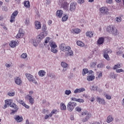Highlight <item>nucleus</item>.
Instances as JSON below:
<instances>
[{
	"instance_id": "nucleus-9",
	"label": "nucleus",
	"mask_w": 124,
	"mask_h": 124,
	"mask_svg": "<svg viewBox=\"0 0 124 124\" xmlns=\"http://www.w3.org/2000/svg\"><path fill=\"white\" fill-rule=\"evenodd\" d=\"M61 7L62 8H63L65 10H66V9L68 8V3H67V2H66V0H63L62 1Z\"/></svg>"
},
{
	"instance_id": "nucleus-60",
	"label": "nucleus",
	"mask_w": 124,
	"mask_h": 124,
	"mask_svg": "<svg viewBox=\"0 0 124 124\" xmlns=\"http://www.w3.org/2000/svg\"><path fill=\"white\" fill-rule=\"evenodd\" d=\"M5 66H6V67H7V68H9V67H10L11 66V64H10V63H6V64H5Z\"/></svg>"
},
{
	"instance_id": "nucleus-33",
	"label": "nucleus",
	"mask_w": 124,
	"mask_h": 124,
	"mask_svg": "<svg viewBox=\"0 0 124 124\" xmlns=\"http://www.w3.org/2000/svg\"><path fill=\"white\" fill-rule=\"evenodd\" d=\"M24 6H25V7H27V8H30L31 7V5H30V1H25Z\"/></svg>"
},
{
	"instance_id": "nucleus-11",
	"label": "nucleus",
	"mask_w": 124,
	"mask_h": 124,
	"mask_svg": "<svg viewBox=\"0 0 124 124\" xmlns=\"http://www.w3.org/2000/svg\"><path fill=\"white\" fill-rule=\"evenodd\" d=\"M83 92H86V89L84 88H77L74 91V93H83Z\"/></svg>"
},
{
	"instance_id": "nucleus-2",
	"label": "nucleus",
	"mask_w": 124,
	"mask_h": 124,
	"mask_svg": "<svg viewBox=\"0 0 124 124\" xmlns=\"http://www.w3.org/2000/svg\"><path fill=\"white\" fill-rule=\"evenodd\" d=\"M81 116L84 117L82 120V123H86V122H88L90 120V118L92 117V114L88 112L87 110H85L82 112Z\"/></svg>"
},
{
	"instance_id": "nucleus-27",
	"label": "nucleus",
	"mask_w": 124,
	"mask_h": 124,
	"mask_svg": "<svg viewBox=\"0 0 124 124\" xmlns=\"http://www.w3.org/2000/svg\"><path fill=\"white\" fill-rule=\"evenodd\" d=\"M118 68H121V64H116L112 67V69H113V70H116V69L117 70Z\"/></svg>"
},
{
	"instance_id": "nucleus-46",
	"label": "nucleus",
	"mask_w": 124,
	"mask_h": 124,
	"mask_svg": "<svg viewBox=\"0 0 124 124\" xmlns=\"http://www.w3.org/2000/svg\"><path fill=\"white\" fill-rule=\"evenodd\" d=\"M50 41V38L48 37H47L45 41V44L44 45H46L48 42Z\"/></svg>"
},
{
	"instance_id": "nucleus-47",
	"label": "nucleus",
	"mask_w": 124,
	"mask_h": 124,
	"mask_svg": "<svg viewBox=\"0 0 124 124\" xmlns=\"http://www.w3.org/2000/svg\"><path fill=\"white\" fill-rule=\"evenodd\" d=\"M116 72L117 73H121V72H124V71L123 69H117L116 70Z\"/></svg>"
},
{
	"instance_id": "nucleus-21",
	"label": "nucleus",
	"mask_w": 124,
	"mask_h": 124,
	"mask_svg": "<svg viewBox=\"0 0 124 124\" xmlns=\"http://www.w3.org/2000/svg\"><path fill=\"white\" fill-rule=\"evenodd\" d=\"M16 43H17L16 41H12L9 44V45L12 48H15V47H16Z\"/></svg>"
},
{
	"instance_id": "nucleus-25",
	"label": "nucleus",
	"mask_w": 124,
	"mask_h": 124,
	"mask_svg": "<svg viewBox=\"0 0 124 124\" xmlns=\"http://www.w3.org/2000/svg\"><path fill=\"white\" fill-rule=\"evenodd\" d=\"M38 74L39 76H41V77H43V76H45V74H46V73L45 71L40 70V71H39Z\"/></svg>"
},
{
	"instance_id": "nucleus-40",
	"label": "nucleus",
	"mask_w": 124,
	"mask_h": 124,
	"mask_svg": "<svg viewBox=\"0 0 124 124\" xmlns=\"http://www.w3.org/2000/svg\"><path fill=\"white\" fill-rule=\"evenodd\" d=\"M15 18H16V16H13V15H12L11 16V19L10 20L11 23H13V22H15Z\"/></svg>"
},
{
	"instance_id": "nucleus-54",
	"label": "nucleus",
	"mask_w": 124,
	"mask_h": 124,
	"mask_svg": "<svg viewBox=\"0 0 124 124\" xmlns=\"http://www.w3.org/2000/svg\"><path fill=\"white\" fill-rule=\"evenodd\" d=\"M8 95H9V96H14V95H15V93H8Z\"/></svg>"
},
{
	"instance_id": "nucleus-18",
	"label": "nucleus",
	"mask_w": 124,
	"mask_h": 124,
	"mask_svg": "<svg viewBox=\"0 0 124 124\" xmlns=\"http://www.w3.org/2000/svg\"><path fill=\"white\" fill-rule=\"evenodd\" d=\"M46 35H47V33H43L42 35H39L37 37V39H38V41H40V40L43 39V38H44V36H46Z\"/></svg>"
},
{
	"instance_id": "nucleus-30",
	"label": "nucleus",
	"mask_w": 124,
	"mask_h": 124,
	"mask_svg": "<svg viewBox=\"0 0 124 124\" xmlns=\"http://www.w3.org/2000/svg\"><path fill=\"white\" fill-rule=\"evenodd\" d=\"M49 45L51 48H57V46L55 42H50L49 43Z\"/></svg>"
},
{
	"instance_id": "nucleus-45",
	"label": "nucleus",
	"mask_w": 124,
	"mask_h": 124,
	"mask_svg": "<svg viewBox=\"0 0 124 124\" xmlns=\"http://www.w3.org/2000/svg\"><path fill=\"white\" fill-rule=\"evenodd\" d=\"M27 57H28V55L26 53H23L21 55V58H22V59H26V58H27Z\"/></svg>"
},
{
	"instance_id": "nucleus-41",
	"label": "nucleus",
	"mask_w": 124,
	"mask_h": 124,
	"mask_svg": "<svg viewBox=\"0 0 124 124\" xmlns=\"http://www.w3.org/2000/svg\"><path fill=\"white\" fill-rule=\"evenodd\" d=\"M105 66V65L103 63H100L98 64L97 66V67L98 68H102V67H104Z\"/></svg>"
},
{
	"instance_id": "nucleus-22",
	"label": "nucleus",
	"mask_w": 124,
	"mask_h": 124,
	"mask_svg": "<svg viewBox=\"0 0 124 124\" xmlns=\"http://www.w3.org/2000/svg\"><path fill=\"white\" fill-rule=\"evenodd\" d=\"M113 121H114V118H113L112 116L109 115L108 117L107 120V123H108V124H110V123H111V122H113Z\"/></svg>"
},
{
	"instance_id": "nucleus-52",
	"label": "nucleus",
	"mask_w": 124,
	"mask_h": 124,
	"mask_svg": "<svg viewBox=\"0 0 124 124\" xmlns=\"http://www.w3.org/2000/svg\"><path fill=\"white\" fill-rule=\"evenodd\" d=\"M76 110L78 111V112H81V111L82 110V108H81L79 107H77L76 108Z\"/></svg>"
},
{
	"instance_id": "nucleus-57",
	"label": "nucleus",
	"mask_w": 124,
	"mask_h": 124,
	"mask_svg": "<svg viewBox=\"0 0 124 124\" xmlns=\"http://www.w3.org/2000/svg\"><path fill=\"white\" fill-rule=\"evenodd\" d=\"M15 2L16 4H20V3L21 2V0H15Z\"/></svg>"
},
{
	"instance_id": "nucleus-53",
	"label": "nucleus",
	"mask_w": 124,
	"mask_h": 124,
	"mask_svg": "<svg viewBox=\"0 0 124 124\" xmlns=\"http://www.w3.org/2000/svg\"><path fill=\"white\" fill-rule=\"evenodd\" d=\"M22 106H24V107H25V108H26L27 109H30V106L28 105H26L25 103L23 104Z\"/></svg>"
},
{
	"instance_id": "nucleus-29",
	"label": "nucleus",
	"mask_w": 124,
	"mask_h": 124,
	"mask_svg": "<svg viewBox=\"0 0 124 124\" xmlns=\"http://www.w3.org/2000/svg\"><path fill=\"white\" fill-rule=\"evenodd\" d=\"M16 120L17 123H21L23 121V118L20 117L19 116H17L16 117Z\"/></svg>"
},
{
	"instance_id": "nucleus-44",
	"label": "nucleus",
	"mask_w": 124,
	"mask_h": 124,
	"mask_svg": "<svg viewBox=\"0 0 124 124\" xmlns=\"http://www.w3.org/2000/svg\"><path fill=\"white\" fill-rule=\"evenodd\" d=\"M109 78L110 79H115L116 77L115 76V74L113 73H110Z\"/></svg>"
},
{
	"instance_id": "nucleus-19",
	"label": "nucleus",
	"mask_w": 124,
	"mask_h": 124,
	"mask_svg": "<svg viewBox=\"0 0 124 124\" xmlns=\"http://www.w3.org/2000/svg\"><path fill=\"white\" fill-rule=\"evenodd\" d=\"M104 40H105L104 38L103 37L99 38L97 41L98 44H99V45H101V44H103V43H104Z\"/></svg>"
},
{
	"instance_id": "nucleus-28",
	"label": "nucleus",
	"mask_w": 124,
	"mask_h": 124,
	"mask_svg": "<svg viewBox=\"0 0 124 124\" xmlns=\"http://www.w3.org/2000/svg\"><path fill=\"white\" fill-rule=\"evenodd\" d=\"M87 73H89V69L88 68H84L82 70V75L85 76Z\"/></svg>"
},
{
	"instance_id": "nucleus-10",
	"label": "nucleus",
	"mask_w": 124,
	"mask_h": 124,
	"mask_svg": "<svg viewBox=\"0 0 124 124\" xmlns=\"http://www.w3.org/2000/svg\"><path fill=\"white\" fill-rule=\"evenodd\" d=\"M12 103V100L8 99L5 101V105L4 106L3 108L5 109L7 108V106H10Z\"/></svg>"
},
{
	"instance_id": "nucleus-35",
	"label": "nucleus",
	"mask_w": 124,
	"mask_h": 124,
	"mask_svg": "<svg viewBox=\"0 0 124 124\" xmlns=\"http://www.w3.org/2000/svg\"><path fill=\"white\" fill-rule=\"evenodd\" d=\"M56 48L57 47L51 48V52H52V53H54V54H56V53H58V49H57Z\"/></svg>"
},
{
	"instance_id": "nucleus-39",
	"label": "nucleus",
	"mask_w": 124,
	"mask_h": 124,
	"mask_svg": "<svg viewBox=\"0 0 124 124\" xmlns=\"http://www.w3.org/2000/svg\"><path fill=\"white\" fill-rule=\"evenodd\" d=\"M115 21L116 23H121V22H122V17L121 16L117 17L115 18Z\"/></svg>"
},
{
	"instance_id": "nucleus-8",
	"label": "nucleus",
	"mask_w": 124,
	"mask_h": 124,
	"mask_svg": "<svg viewBox=\"0 0 124 124\" xmlns=\"http://www.w3.org/2000/svg\"><path fill=\"white\" fill-rule=\"evenodd\" d=\"M26 99H28V100H29V102L31 105H33L34 104V99L31 97V96L30 95H27L26 96Z\"/></svg>"
},
{
	"instance_id": "nucleus-50",
	"label": "nucleus",
	"mask_w": 124,
	"mask_h": 124,
	"mask_svg": "<svg viewBox=\"0 0 124 124\" xmlns=\"http://www.w3.org/2000/svg\"><path fill=\"white\" fill-rule=\"evenodd\" d=\"M18 13H19V12H18V11H15L12 14V15L15 16L16 17V16H17V15H18Z\"/></svg>"
},
{
	"instance_id": "nucleus-15",
	"label": "nucleus",
	"mask_w": 124,
	"mask_h": 124,
	"mask_svg": "<svg viewBox=\"0 0 124 124\" xmlns=\"http://www.w3.org/2000/svg\"><path fill=\"white\" fill-rule=\"evenodd\" d=\"M35 28L36 30H39L40 29H41V24H40V22L36 21L35 22Z\"/></svg>"
},
{
	"instance_id": "nucleus-7",
	"label": "nucleus",
	"mask_w": 124,
	"mask_h": 124,
	"mask_svg": "<svg viewBox=\"0 0 124 124\" xmlns=\"http://www.w3.org/2000/svg\"><path fill=\"white\" fill-rule=\"evenodd\" d=\"M76 5H77L76 2L71 3L70 5L69 11L71 12L75 11V10L76 9Z\"/></svg>"
},
{
	"instance_id": "nucleus-42",
	"label": "nucleus",
	"mask_w": 124,
	"mask_h": 124,
	"mask_svg": "<svg viewBox=\"0 0 124 124\" xmlns=\"http://www.w3.org/2000/svg\"><path fill=\"white\" fill-rule=\"evenodd\" d=\"M68 65V64H67V63L65 62H62L61 63V66H62V67H64V68H66Z\"/></svg>"
},
{
	"instance_id": "nucleus-63",
	"label": "nucleus",
	"mask_w": 124,
	"mask_h": 124,
	"mask_svg": "<svg viewBox=\"0 0 124 124\" xmlns=\"http://www.w3.org/2000/svg\"><path fill=\"white\" fill-rule=\"evenodd\" d=\"M26 124H33V123H30V121H29V120L27 119L26 121Z\"/></svg>"
},
{
	"instance_id": "nucleus-20",
	"label": "nucleus",
	"mask_w": 124,
	"mask_h": 124,
	"mask_svg": "<svg viewBox=\"0 0 124 124\" xmlns=\"http://www.w3.org/2000/svg\"><path fill=\"white\" fill-rule=\"evenodd\" d=\"M86 36H88L91 38L93 36V32L91 31H87L86 32Z\"/></svg>"
},
{
	"instance_id": "nucleus-48",
	"label": "nucleus",
	"mask_w": 124,
	"mask_h": 124,
	"mask_svg": "<svg viewBox=\"0 0 124 124\" xmlns=\"http://www.w3.org/2000/svg\"><path fill=\"white\" fill-rule=\"evenodd\" d=\"M95 65H96V63L94 62H92L91 63V67L93 68L95 67Z\"/></svg>"
},
{
	"instance_id": "nucleus-14",
	"label": "nucleus",
	"mask_w": 124,
	"mask_h": 124,
	"mask_svg": "<svg viewBox=\"0 0 124 124\" xmlns=\"http://www.w3.org/2000/svg\"><path fill=\"white\" fill-rule=\"evenodd\" d=\"M15 80V83L17 85H21V84H22V80H21V78H20L19 77H16Z\"/></svg>"
},
{
	"instance_id": "nucleus-56",
	"label": "nucleus",
	"mask_w": 124,
	"mask_h": 124,
	"mask_svg": "<svg viewBox=\"0 0 124 124\" xmlns=\"http://www.w3.org/2000/svg\"><path fill=\"white\" fill-rule=\"evenodd\" d=\"M77 102L83 103L84 102V100H83V99H78Z\"/></svg>"
},
{
	"instance_id": "nucleus-16",
	"label": "nucleus",
	"mask_w": 124,
	"mask_h": 124,
	"mask_svg": "<svg viewBox=\"0 0 124 124\" xmlns=\"http://www.w3.org/2000/svg\"><path fill=\"white\" fill-rule=\"evenodd\" d=\"M62 14H63V12L62 10H58L56 12V16H57L59 18H62Z\"/></svg>"
},
{
	"instance_id": "nucleus-59",
	"label": "nucleus",
	"mask_w": 124,
	"mask_h": 124,
	"mask_svg": "<svg viewBox=\"0 0 124 124\" xmlns=\"http://www.w3.org/2000/svg\"><path fill=\"white\" fill-rule=\"evenodd\" d=\"M106 97L107 99H108V100H110L111 98V96H110L109 95H108V94L106 95Z\"/></svg>"
},
{
	"instance_id": "nucleus-24",
	"label": "nucleus",
	"mask_w": 124,
	"mask_h": 124,
	"mask_svg": "<svg viewBox=\"0 0 124 124\" xmlns=\"http://www.w3.org/2000/svg\"><path fill=\"white\" fill-rule=\"evenodd\" d=\"M104 58L107 60V61H110V58H109V55H108V54L107 52H105V51H104Z\"/></svg>"
},
{
	"instance_id": "nucleus-62",
	"label": "nucleus",
	"mask_w": 124,
	"mask_h": 124,
	"mask_svg": "<svg viewBox=\"0 0 124 124\" xmlns=\"http://www.w3.org/2000/svg\"><path fill=\"white\" fill-rule=\"evenodd\" d=\"M48 76L49 77H50V78H54L55 77V76L53 74H49Z\"/></svg>"
},
{
	"instance_id": "nucleus-37",
	"label": "nucleus",
	"mask_w": 124,
	"mask_h": 124,
	"mask_svg": "<svg viewBox=\"0 0 124 124\" xmlns=\"http://www.w3.org/2000/svg\"><path fill=\"white\" fill-rule=\"evenodd\" d=\"M10 106V107H12V108L16 109V110H18V108H17V105H16V104H15V103L12 102V103L11 104V106Z\"/></svg>"
},
{
	"instance_id": "nucleus-51",
	"label": "nucleus",
	"mask_w": 124,
	"mask_h": 124,
	"mask_svg": "<svg viewBox=\"0 0 124 124\" xmlns=\"http://www.w3.org/2000/svg\"><path fill=\"white\" fill-rule=\"evenodd\" d=\"M25 25H27V26H29V25H30V19H29V18H27V20H26Z\"/></svg>"
},
{
	"instance_id": "nucleus-13",
	"label": "nucleus",
	"mask_w": 124,
	"mask_h": 124,
	"mask_svg": "<svg viewBox=\"0 0 124 124\" xmlns=\"http://www.w3.org/2000/svg\"><path fill=\"white\" fill-rule=\"evenodd\" d=\"M24 36V33L22 32V30L20 29L19 30L18 33L16 36V38H22Z\"/></svg>"
},
{
	"instance_id": "nucleus-32",
	"label": "nucleus",
	"mask_w": 124,
	"mask_h": 124,
	"mask_svg": "<svg viewBox=\"0 0 124 124\" xmlns=\"http://www.w3.org/2000/svg\"><path fill=\"white\" fill-rule=\"evenodd\" d=\"M97 89H98V87L96 85H93L90 88V90H91V91H97Z\"/></svg>"
},
{
	"instance_id": "nucleus-6",
	"label": "nucleus",
	"mask_w": 124,
	"mask_h": 124,
	"mask_svg": "<svg viewBox=\"0 0 124 124\" xmlns=\"http://www.w3.org/2000/svg\"><path fill=\"white\" fill-rule=\"evenodd\" d=\"M109 9L107 7H102V8H100V12L101 13H102V14H106L107 15H108L109 14Z\"/></svg>"
},
{
	"instance_id": "nucleus-1",
	"label": "nucleus",
	"mask_w": 124,
	"mask_h": 124,
	"mask_svg": "<svg viewBox=\"0 0 124 124\" xmlns=\"http://www.w3.org/2000/svg\"><path fill=\"white\" fill-rule=\"evenodd\" d=\"M60 48L61 51L63 52H68V53H66V56H70V57L73 56V51L71 50V47L69 46H65V44H61L60 46Z\"/></svg>"
},
{
	"instance_id": "nucleus-34",
	"label": "nucleus",
	"mask_w": 124,
	"mask_h": 124,
	"mask_svg": "<svg viewBox=\"0 0 124 124\" xmlns=\"http://www.w3.org/2000/svg\"><path fill=\"white\" fill-rule=\"evenodd\" d=\"M61 110H66V106H65V105L63 104V103H62L61 104Z\"/></svg>"
},
{
	"instance_id": "nucleus-23",
	"label": "nucleus",
	"mask_w": 124,
	"mask_h": 124,
	"mask_svg": "<svg viewBox=\"0 0 124 124\" xmlns=\"http://www.w3.org/2000/svg\"><path fill=\"white\" fill-rule=\"evenodd\" d=\"M77 44L78 46H80V47H84V46H85V44L81 41H78Z\"/></svg>"
},
{
	"instance_id": "nucleus-31",
	"label": "nucleus",
	"mask_w": 124,
	"mask_h": 124,
	"mask_svg": "<svg viewBox=\"0 0 124 124\" xmlns=\"http://www.w3.org/2000/svg\"><path fill=\"white\" fill-rule=\"evenodd\" d=\"M123 54V49L122 48H120L119 50H118L116 52V55L118 56H122Z\"/></svg>"
},
{
	"instance_id": "nucleus-3",
	"label": "nucleus",
	"mask_w": 124,
	"mask_h": 124,
	"mask_svg": "<svg viewBox=\"0 0 124 124\" xmlns=\"http://www.w3.org/2000/svg\"><path fill=\"white\" fill-rule=\"evenodd\" d=\"M107 31H108V32H109V33L113 34V35H117V34H118V33L117 28L113 26V25L108 26L107 28Z\"/></svg>"
},
{
	"instance_id": "nucleus-64",
	"label": "nucleus",
	"mask_w": 124,
	"mask_h": 124,
	"mask_svg": "<svg viewBox=\"0 0 124 124\" xmlns=\"http://www.w3.org/2000/svg\"><path fill=\"white\" fill-rule=\"evenodd\" d=\"M2 9L3 11H7V10H8L6 7H4Z\"/></svg>"
},
{
	"instance_id": "nucleus-38",
	"label": "nucleus",
	"mask_w": 124,
	"mask_h": 124,
	"mask_svg": "<svg viewBox=\"0 0 124 124\" xmlns=\"http://www.w3.org/2000/svg\"><path fill=\"white\" fill-rule=\"evenodd\" d=\"M68 19V16L64 15V16H63L62 18V22H65V21H67Z\"/></svg>"
},
{
	"instance_id": "nucleus-17",
	"label": "nucleus",
	"mask_w": 124,
	"mask_h": 124,
	"mask_svg": "<svg viewBox=\"0 0 124 124\" xmlns=\"http://www.w3.org/2000/svg\"><path fill=\"white\" fill-rule=\"evenodd\" d=\"M42 30L43 31L42 33H44L45 34H47L48 32L47 31V27H46V25L44 24L43 26L42 27Z\"/></svg>"
},
{
	"instance_id": "nucleus-26",
	"label": "nucleus",
	"mask_w": 124,
	"mask_h": 124,
	"mask_svg": "<svg viewBox=\"0 0 124 124\" xmlns=\"http://www.w3.org/2000/svg\"><path fill=\"white\" fill-rule=\"evenodd\" d=\"M94 76H87V80L88 81H93L94 80Z\"/></svg>"
},
{
	"instance_id": "nucleus-4",
	"label": "nucleus",
	"mask_w": 124,
	"mask_h": 124,
	"mask_svg": "<svg viewBox=\"0 0 124 124\" xmlns=\"http://www.w3.org/2000/svg\"><path fill=\"white\" fill-rule=\"evenodd\" d=\"M26 77L29 82H31V83H33L35 85H37V81L35 80L33 76L31 74H26Z\"/></svg>"
},
{
	"instance_id": "nucleus-49",
	"label": "nucleus",
	"mask_w": 124,
	"mask_h": 124,
	"mask_svg": "<svg viewBox=\"0 0 124 124\" xmlns=\"http://www.w3.org/2000/svg\"><path fill=\"white\" fill-rule=\"evenodd\" d=\"M65 93L67 95H69V94L71 93V91L70 90H66L65 92Z\"/></svg>"
},
{
	"instance_id": "nucleus-12",
	"label": "nucleus",
	"mask_w": 124,
	"mask_h": 124,
	"mask_svg": "<svg viewBox=\"0 0 124 124\" xmlns=\"http://www.w3.org/2000/svg\"><path fill=\"white\" fill-rule=\"evenodd\" d=\"M97 102H98L99 104H102L103 105H105V100L104 99L101 98L99 97H97L96 98Z\"/></svg>"
},
{
	"instance_id": "nucleus-58",
	"label": "nucleus",
	"mask_w": 124,
	"mask_h": 124,
	"mask_svg": "<svg viewBox=\"0 0 124 124\" xmlns=\"http://www.w3.org/2000/svg\"><path fill=\"white\" fill-rule=\"evenodd\" d=\"M51 113L53 115L55 114H57V109H53V110L51 111Z\"/></svg>"
},
{
	"instance_id": "nucleus-36",
	"label": "nucleus",
	"mask_w": 124,
	"mask_h": 124,
	"mask_svg": "<svg viewBox=\"0 0 124 124\" xmlns=\"http://www.w3.org/2000/svg\"><path fill=\"white\" fill-rule=\"evenodd\" d=\"M74 32L76 34L79 33V32H80L81 30L78 29V28H76L73 30Z\"/></svg>"
},
{
	"instance_id": "nucleus-43",
	"label": "nucleus",
	"mask_w": 124,
	"mask_h": 124,
	"mask_svg": "<svg viewBox=\"0 0 124 124\" xmlns=\"http://www.w3.org/2000/svg\"><path fill=\"white\" fill-rule=\"evenodd\" d=\"M104 52L108 54H111V53H112V50L110 49H105Z\"/></svg>"
},
{
	"instance_id": "nucleus-5",
	"label": "nucleus",
	"mask_w": 124,
	"mask_h": 124,
	"mask_svg": "<svg viewBox=\"0 0 124 124\" xmlns=\"http://www.w3.org/2000/svg\"><path fill=\"white\" fill-rule=\"evenodd\" d=\"M77 105V103L75 102H70L68 103L67 105V109L70 112H72V111H73V109H74V108L76 107Z\"/></svg>"
},
{
	"instance_id": "nucleus-61",
	"label": "nucleus",
	"mask_w": 124,
	"mask_h": 124,
	"mask_svg": "<svg viewBox=\"0 0 124 124\" xmlns=\"http://www.w3.org/2000/svg\"><path fill=\"white\" fill-rule=\"evenodd\" d=\"M84 0H78V3H80V4H82V3H84Z\"/></svg>"
},
{
	"instance_id": "nucleus-55",
	"label": "nucleus",
	"mask_w": 124,
	"mask_h": 124,
	"mask_svg": "<svg viewBox=\"0 0 124 124\" xmlns=\"http://www.w3.org/2000/svg\"><path fill=\"white\" fill-rule=\"evenodd\" d=\"M17 102H18V103H20V104H22V105L25 103V102H24V101H23L22 100H18Z\"/></svg>"
}]
</instances>
